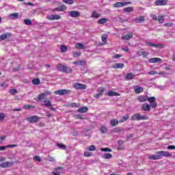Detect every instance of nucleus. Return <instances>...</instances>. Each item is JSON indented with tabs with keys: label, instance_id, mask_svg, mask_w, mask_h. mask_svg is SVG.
Returning <instances> with one entry per match:
<instances>
[{
	"label": "nucleus",
	"instance_id": "28",
	"mask_svg": "<svg viewBox=\"0 0 175 175\" xmlns=\"http://www.w3.org/2000/svg\"><path fill=\"white\" fill-rule=\"evenodd\" d=\"M123 12L124 13H132L133 12V7H127L124 8Z\"/></svg>",
	"mask_w": 175,
	"mask_h": 175
},
{
	"label": "nucleus",
	"instance_id": "15",
	"mask_svg": "<svg viewBox=\"0 0 175 175\" xmlns=\"http://www.w3.org/2000/svg\"><path fill=\"white\" fill-rule=\"evenodd\" d=\"M69 16L70 17H74L75 18H77V17H80V12H79V11L73 10L70 12Z\"/></svg>",
	"mask_w": 175,
	"mask_h": 175
},
{
	"label": "nucleus",
	"instance_id": "42",
	"mask_svg": "<svg viewBox=\"0 0 175 175\" xmlns=\"http://www.w3.org/2000/svg\"><path fill=\"white\" fill-rule=\"evenodd\" d=\"M63 2L67 5H73L75 3L73 0H63Z\"/></svg>",
	"mask_w": 175,
	"mask_h": 175
},
{
	"label": "nucleus",
	"instance_id": "37",
	"mask_svg": "<svg viewBox=\"0 0 175 175\" xmlns=\"http://www.w3.org/2000/svg\"><path fill=\"white\" fill-rule=\"evenodd\" d=\"M32 83L35 85H39V84H40V79H39L38 78H36L32 80Z\"/></svg>",
	"mask_w": 175,
	"mask_h": 175
},
{
	"label": "nucleus",
	"instance_id": "46",
	"mask_svg": "<svg viewBox=\"0 0 175 175\" xmlns=\"http://www.w3.org/2000/svg\"><path fill=\"white\" fill-rule=\"evenodd\" d=\"M72 55H73V57L77 58V57H80V55H81V52H74Z\"/></svg>",
	"mask_w": 175,
	"mask_h": 175
},
{
	"label": "nucleus",
	"instance_id": "23",
	"mask_svg": "<svg viewBox=\"0 0 175 175\" xmlns=\"http://www.w3.org/2000/svg\"><path fill=\"white\" fill-rule=\"evenodd\" d=\"M78 113H87L88 111V107H83L77 109Z\"/></svg>",
	"mask_w": 175,
	"mask_h": 175
},
{
	"label": "nucleus",
	"instance_id": "26",
	"mask_svg": "<svg viewBox=\"0 0 175 175\" xmlns=\"http://www.w3.org/2000/svg\"><path fill=\"white\" fill-rule=\"evenodd\" d=\"M107 96H120V94L113 91H109L107 92Z\"/></svg>",
	"mask_w": 175,
	"mask_h": 175
},
{
	"label": "nucleus",
	"instance_id": "18",
	"mask_svg": "<svg viewBox=\"0 0 175 175\" xmlns=\"http://www.w3.org/2000/svg\"><path fill=\"white\" fill-rule=\"evenodd\" d=\"M113 69H122L124 68V64L122 63H116L112 66Z\"/></svg>",
	"mask_w": 175,
	"mask_h": 175
},
{
	"label": "nucleus",
	"instance_id": "24",
	"mask_svg": "<svg viewBox=\"0 0 175 175\" xmlns=\"http://www.w3.org/2000/svg\"><path fill=\"white\" fill-rule=\"evenodd\" d=\"M10 18L12 20H17L18 18V13H12L9 15Z\"/></svg>",
	"mask_w": 175,
	"mask_h": 175
},
{
	"label": "nucleus",
	"instance_id": "31",
	"mask_svg": "<svg viewBox=\"0 0 175 175\" xmlns=\"http://www.w3.org/2000/svg\"><path fill=\"white\" fill-rule=\"evenodd\" d=\"M106 23H107V19L106 18H101L97 21L98 24H106Z\"/></svg>",
	"mask_w": 175,
	"mask_h": 175
},
{
	"label": "nucleus",
	"instance_id": "61",
	"mask_svg": "<svg viewBox=\"0 0 175 175\" xmlns=\"http://www.w3.org/2000/svg\"><path fill=\"white\" fill-rule=\"evenodd\" d=\"M8 148V146H0V151H3Z\"/></svg>",
	"mask_w": 175,
	"mask_h": 175
},
{
	"label": "nucleus",
	"instance_id": "43",
	"mask_svg": "<svg viewBox=\"0 0 175 175\" xmlns=\"http://www.w3.org/2000/svg\"><path fill=\"white\" fill-rule=\"evenodd\" d=\"M100 132L103 133H107V127L104 126H101Z\"/></svg>",
	"mask_w": 175,
	"mask_h": 175
},
{
	"label": "nucleus",
	"instance_id": "52",
	"mask_svg": "<svg viewBox=\"0 0 175 175\" xmlns=\"http://www.w3.org/2000/svg\"><path fill=\"white\" fill-rule=\"evenodd\" d=\"M141 53L144 58H146L148 55V52L146 51L142 52Z\"/></svg>",
	"mask_w": 175,
	"mask_h": 175
},
{
	"label": "nucleus",
	"instance_id": "6",
	"mask_svg": "<svg viewBox=\"0 0 175 175\" xmlns=\"http://www.w3.org/2000/svg\"><path fill=\"white\" fill-rule=\"evenodd\" d=\"M147 100L149 102V103H150V106L153 109H155V107H157V106H158V103H157V102L155 101V100H157V98H155V97H154V96L148 97V96Z\"/></svg>",
	"mask_w": 175,
	"mask_h": 175
},
{
	"label": "nucleus",
	"instance_id": "57",
	"mask_svg": "<svg viewBox=\"0 0 175 175\" xmlns=\"http://www.w3.org/2000/svg\"><path fill=\"white\" fill-rule=\"evenodd\" d=\"M0 87L6 88V87H8V83H0Z\"/></svg>",
	"mask_w": 175,
	"mask_h": 175
},
{
	"label": "nucleus",
	"instance_id": "50",
	"mask_svg": "<svg viewBox=\"0 0 175 175\" xmlns=\"http://www.w3.org/2000/svg\"><path fill=\"white\" fill-rule=\"evenodd\" d=\"M147 75H150L151 76H152L154 75H158V72H157L155 70H152V71L147 72Z\"/></svg>",
	"mask_w": 175,
	"mask_h": 175
},
{
	"label": "nucleus",
	"instance_id": "16",
	"mask_svg": "<svg viewBox=\"0 0 175 175\" xmlns=\"http://www.w3.org/2000/svg\"><path fill=\"white\" fill-rule=\"evenodd\" d=\"M13 165L12 162L10 161H5L3 162L0 164V167H3V168H6V167H10V165Z\"/></svg>",
	"mask_w": 175,
	"mask_h": 175
},
{
	"label": "nucleus",
	"instance_id": "20",
	"mask_svg": "<svg viewBox=\"0 0 175 175\" xmlns=\"http://www.w3.org/2000/svg\"><path fill=\"white\" fill-rule=\"evenodd\" d=\"M133 38V34L132 33H128L122 37V40H129Z\"/></svg>",
	"mask_w": 175,
	"mask_h": 175
},
{
	"label": "nucleus",
	"instance_id": "41",
	"mask_svg": "<svg viewBox=\"0 0 175 175\" xmlns=\"http://www.w3.org/2000/svg\"><path fill=\"white\" fill-rule=\"evenodd\" d=\"M57 146L59 147L61 150H66V146L64 144L57 143Z\"/></svg>",
	"mask_w": 175,
	"mask_h": 175
},
{
	"label": "nucleus",
	"instance_id": "14",
	"mask_svg": "<svg viewBox=\"0 0 175 175\" xmlns=\"http://www.w3.org/2000/svg\"><path fill=\"white\" fill-rule=\"evenodd\" d=\"M47 20L54 21V20H59L61 18V16L57 14L49 15L46 16Z\"/></svg>",
	"mask_w": 175,
	"mask_h": 175
},
{
	"label": "nucleus",
	"instance_id": "64",
	"mask_svg": "<svg viewBox=\"0 0 175 175\" xmlns=\"http://www.w3.org/2000/svg\"><path fill=\"white\" fill-rule=\"evenodd\" d=\"M152 18H153V20H158V17L155 14L152 15Z\"/></svg>",
	"mask_w": 175,
	"mask_h": 175
},
{
	"label": "nucleus",
	"instance_id": "22",
	"mask_svg": "<svg viewBox=\"0 0 175 175\" xmlns=\"http://www.w3.org/2000/svg\"><path fill=\"white\" fill-rule=\"evenodd\" d=\"M126 80H132L135 79V74L132 72L127 73L125 77Z\"/></svg>",
	"mask_w": 175,
	"mask_h": 175
},
{
	"label": "nucleus",
	"instance_id": "30",
	"mask_svg": "<svg viewBox=\"0 0 175 175\" xmlns=\"http://www.w3.org/2000/svg\"><path fill=\"white\" fill-rule=\"evenodd\" d=\"M148 96H139L138 97L139 102H146L147 101Z\"/></svg>",
	"mask_w": 175,
	"mask_h": 175
},
{
	"label": "nucleus",
	"instance_id": "55",
	"mask_svg": "<svg viewBox=\"0 0 175 175\" xmlns=\"http://www.w3.org/2000/svg\"><path fill=\"white\" fill-rule=\"evenodd\" d=\"M78 118H79L80 120H85L87 117L84 115H78Z\"/></svg>",
	"mask_w": 175,
	"mask_h": 175
},
{
	"label": "nucleus",
	"instance_id": "63",
	"mask_svg": "<svg viewBox=\"0 0 175 175\" xmlns=\"http://www.w3.org/2000/svg\"><path fill=\"white\" fill-rule=\"evenodd\" d=\"M3 161H6V158L0 156V162H3Z\"/></svg>",
	"mask_w": 175,
	"mask_h": 175
},
{
	"label": "nucleus",
	"instance_id": "1",
	"mask_svg": "<svg viewBox=\"0 0 175 175\" xmlns=\"http://www.w3.org/2000/svg\"><path fill=\"white\" fill-rule=\"evenodd\" d=\"M48 95H51V92L46 91L38 96V102H40V100H43L44 104H42V106H45L46 107H51L53 106V103H51V101L47 100V98H46L48 96Z\"/></svg>",
	"mask_w": 175,
	"mask_h": 175
},
{
	"label": "nucleus",
	"instance_id": "45",
	"mask_svg": "<svg viewBox=\"0 0 175 175\" xmlns=\"http://www.w3.org/2000/svg\"><path fill=\"white\" fill-rule=\"evenodd\" d=\"M32 108H33V105H25L23 106V109H25V110H28V109H32Z\"/></svg>",
	"mask_w": 175,
	"mask_h": 175
},
{
	"label": "nucleus",
	"instance_id": "39",
	"mask_svg": "<svg viewBox=\"0 0 175 175\" xmlns=\"http://www.w3.org/2000/svg\"><path fill=\"white\" fill-rule=\"evenodd\" d=\"M128 120H129V116H128V115H126L125 116H123L121 120H119V122H125V121H128Z\"/></svg>",
	"mask_w": 175,
	"mask_h": 175
},
{
	"label": "nucleus",
	"instance_id": "38",
	"mask_svg": "<svg viewBox=\"0 0 175 175\" xmlns=\"http://www.w3.org/2000/svg\"><path fill=\"white\" fill-rule=\"evenodd\" d=\"M88 151H95L96 150V146L95 145L89 146L87 148Z\"/></svg>",
	"mask_w": 175,
	"mask_h": 175
},
{
	"label": "nucleus",
	"instance_id": "5",
	"mask_svg": "<svg viewBox=\"0 0 175 175\" xmlns=\"http://www.w3.org/2000/svg\"><path fill=\"white\" fill-rule=\"evenodd\" d=\"M40 120V117L38 116H33L27 118V121H28V122H30V124H35L38 122Z\"/></svg>",
	"mask_w": 175,
	"mask_h": 175
},
{
	"label": "nucleus",
	"instance_id": "11",
	"mask_svg": "<svg viewBox=\"0 0 175 175\" xmlns=\"http://www.w3.org/2000/svg\"><path fill=\"white\" fill-rule=\"evenodd\" d=\"M155 6H166L167 0H157L154 2Z\"/></svg>",
	"mask_w": 175,
	"mask_h": 175
},
{
	"label": "nucleus",
	"instance_id": "58",
	"mask_svg": "<svg viewBox=\"0 0 175 175\" xmlns=\"http://www.w3.org/2000/svg\"><path fill=\"white\" fill-rule=\"evenodd\" d=\"M14 147H17L16 144H12V145H8L7 148H13Z\"/></svg>",
	"mask_w": 175,
	"mask_h": 175
},
{
	"label": "nucleus",
	"instance_id": "33",
	"mask_svg": "<svg viewBox=\"0 0 175 175\" xmlns=\"http://www.w3.org/2000/svg\"><path fill=\"white\" fill-rule=\"evenodd\" d=\"M110 124L111 126H116L118 125V120L117 119H113L110 120Z\"/></svg>",
	"mask_w": 175,
	"mask_h": 175
},
{
	"label": "nucleus",
	"instance_id": "34",
	"mask_svg": "<svg viewBox=\"0 0 175 175\" xmlns=\"http://www.w3.org/2000/svg\"><path fill=\"white\" fill-rule=\"evenodd\" d=\"M92 17L93 18H99V17H100V14L96 12V11H93L92 14Z\"/></svg>",
	"mask_w": 175,
	"mask_h": 175
},
{
	"label": "nucleus",
	"instance_id": "56",
	"mask_svg": "<svg viewBox=\"0 0 175 175\" xmlns=\"http://www.w3.org/2000/svg\"><path fill=\"white\" fill-rule=\"evenodd\" d=\"M167 150H175V146L173 145H170L167 146Z\"/></svg>",
	"mask_w": 175,
	"mask_h": 175
},
{
	"label": "nucleus",
	"instance_id": "40",
	"mask_svg": "<svg viewBox=\"0 0 175 175\" xmlns=\"http://www.w3.org/2000/svg\"><path fill=\"white\" fill-rule=\"evenodd\" d=\"M60 51L62 53H66L68 51V47L65 45H62L60 47Z\"/></svg>",
	"mask_w": 175,
	"mask_h": 175
},
{
	"label": "nucleus",
	"instance_id": "3",
	"mask_svg": "<svg viewBox=\"0 0 175 175\" xmlns=\"http://www.w3.org/2000/svg\"><path fill=\"white\" fill-rule=\"evenodd\" d=\"M57 68L59 72H64V73H72L73 72L72 68L62 64H59Z\"/></svg>",
	"mask_w": 175,
	"mask_h": 175
},
{
	"label": "nucleus",
	"instance_id": "2",
	"mask_svg": "<svg viewBox=\"0 0 175 175\" xmlns=\"http://www.w3.org/2000/svg\"><path fill=\"white\" fill-rule=\"evenodd\" d=\"M172 155V153L168 151H158L157 152V154H151L148 157V159H152V161H158L159 159H162L163 157H170Z\"/></svg>",
	"mask_w": 175,
	"mask_h": 175
},
{
	"label": "nucleus",
	"instance_id": "47",
	"mask_svg": "<svg viewBox=\"0 0 175 175\" xmlns=\"http://www.w3.org/2000/svg\"><path fill=\"white\" fill-rule=\"evenodd\" d=\"M25 24L26 25H31V24H32V21L30 19H25Z\"/></svg>",
	"mask_w": 175,
	"mask_h": 175
},
{
	"label": "nucleus",
	"instance_id": "48",
	"mask_svg": "<svg viewBox=\"0 0 175 175\" xmlns=\"http://www.w3.org/2000/svg\"><path fill=\"white\" fill-rule=\"evenodd\" d=\"M10 93L11 95H16V94H17V90L16 89H11L10 90Z\"/></svg>",
	"mask_w": 175,
	"mask_h": 175
},
{
	"label": "nucleus",
	"instance_id": "29",
	"mask_svg": "<svg viewBox=\"0 0 175 175\" xmlns=\"http://www.w3.org/2000/svg\"><path fill=\"white\" fill-rule=\"evenodd\" d=\"M75 47H76V49H78L79 50H84V49H85V47L84 46V44H83L81 43H77L75 44Z\"/></svg>",
	"mask_w": 175,
	"mask_h": 175
},
{
	"label": "nucleus",
	"instance_id": "59",
	"mask_svg": "<svg viewBox=\"0 0 175 175\" xmlns=\"http://www.w3.org/2000/svg\"><path fill=\"white\" fill-rule=\"evenodd\" d=\"M84 157H91V153L90 152H84Z\"/></svg>",
	"mask_w": 175,
	"mask_h": 175
},
{
	"label": "nucleus",
	"instance_id": "51",
	"mask_svg": "<svg viewBox=\"0 0 175 175\" xmlns=\"http://www.w3.org/2000/svg\"><path fill=\"white\" fill-rule=\"evenodd\" d=\"M33 161H38V162H40V161H42V159H40V157L35 156L33 157Z\"/></svg>",
	"mask_w": 175,
	"mask_h": 175
},
{
	"label": "nucleus",
	"instance_id": "53",
	"mask_svg": "<svg viewBox=\"0 0 175 175\" xmlns=\"http://www.w3.org/2000/svg\"><path fill=\"white\" fill-rule=\"evenodd\" d=\"M5 119V113H0V121H2Z\"/></svg>",
	"mask_w": 175,
	"mask_h": 175
},
{
	"label": "nucleus",
	"instance_id": "25",
	"mask_svg": "<svg viewBox=\"0 0 175 175\" xmlns=\"http://www.w3.org/2000/svg\"><path fill=\"white\" fill-rule=\"evenodd\" d=\"M135 23L138 24H142V23H144V16H139L135 19Z\"/></svg>",
	"mask_w": 175,
	"mask_h": 175
},
{
	"label": "nucleus",
	"instance_id": "17",
	"mask_svg": "<svg viewBox=\"0 0 175 175\" xmlns=\"http://www.w3.org/2000/svg\"><path fill=\"white\" fill-rule=\"evenodd\" d=\"M142 110H144V111H150L151 109V105L147 103H144L142 105Z\"/></svg>",
	"mask_w": 175,
	"mask_h": 175
},
{
	"label": "nucleus",
	"instance_id": "62",
	"mask_svg": "<svg viewBox=\"0 0 175 175\" xmlns=\"http://www.w3.org/2000/svg\"><path fill=\"white\" fill-rule=\"evenodd\" d=\"M157 75H169V73L165 72H157Z\"/></svg>",
	"mask_w": 175,
	"mask_h": 175
},
{
	"label": "nucleus",
	"instance_id": "9",
	"mask_svg": "<svg viewBox=\"0 0 175 175\" xmlns=\"http://www.w3.org/2000/svg\"><path fill=\"white\" fill-rule=\"evenodd\" d=\"M70 90H65V89H62V90H57V91H55V95H66L68 94H70Z\"/></svg>",
	"mask_w": 175,
	"mask_h": 175
},
{
	"label": "nucleus",
	"instance_id": "8",
	"mask_svg": "<svg viewBox=\"0 0 175 175\" xmlns=\"http://www.w3.org/2000/svg\"><path fill=\"white\" fill-rule=\"evenodd\" d=\"M73 88H75V90H86L87 85L80 83H73Z\"/></svg>",
	"mask_w": 175,
	"mask_h": 175
},
{
	"label": "nucleus",
	"instance_id": "60",
	"mask_svg": "<svg viewBox=\"0 0 175 175\" xmlns=\"http://www.w3.org/2000/svg\"><path fill=\"white\" fill-rule=\"evenodd\" d=\"M113 58H114L115 59H117L118 58H121V55L117 54V55L113 56Z\"/></svg>",
	"mask_w": 175,
	"mask_h": 175
},
{
	"label": "nucleus",
	"instance_id": "12",
	"mask_svg": "<svg viewBox=\"0 0 175 175\" xmlns=\"http://www.w3.org/2000/svg\"><path fill=\"white\" fill-rule=\"evenodd\" d=\"M62 170H64V167H57V168H55V170L52 172L53 175H61V173H62Z\"/></svg>",
	"mask_w": 175,
	"mask_h": 175
},
{
	"label": "nucleus",
	"instance_id": "7",
	"mask_svg": "<svg viewBox=\"0 0 175 175\" xmlns=\"http://www.w3.org/2000/svg\"><path fill=\"white\" fill-rule=\"evenodd\" d=\"M146 46H148L149 47H154L155 49H163L165 47V45L163 44H154L151 42H146Z\"/></svg>",
	"mask_w": 175,
	"mask_h": 175
},
{
	"label": "nucleus",
	"instance_id": "35",
	"mask_svg": "<svg viewBox=\"0 0 175 175\" xmlns=\"http://www.w3.org/2000/svg\"><path fill=\"white\" fill-rule=\"evenodd\" d=\"M113 8H124L123 2H117L113 4Z\"/></svg>",
	"mask_w": 175,
	"mask_h": 175
},
{
	"label": "nucleus",
	"instance_id": "36",
	"mask_svg": "<svg viewBox=\"0 0 175 175\" xmlns=\"http://www.w3.org/2000/svg\"><path fill=\"white\" fill-rule=\"evenodd\" d=\"M103 158H104V159H111V158H113V154L110 153H106L103 154Z\"/></svg>",
	"mask_w": 175,
	"mask_h": 175
},
{
	"label": "nucleus",
	"instance_id": "4",
	"mask_svg": "<svg viewBox=\"0 0 175 175\" xmlns=\"http://www.w3.org/2000/svg\"><path fill=\"white\" fill-rule=\"evenodd\" d=\"M148 120V116L146 115H142L141 113H136L131 117L132 121H140Z\"/></svg>",
	"mask_w": 175,
	"mask_h": 175
},
{
	"label": "nucleus",
	"instance_id": "27",
	"mask_svg": "<svg viewBox=\"0 0 175 175\" xmlns=\"http://www.w3.org/2000/svg\"><path fill=\"white\" fill-rule=\"evenodd\" d=\"M55 10H57V12H64V11L66 10V6L60 5L59 7L55 8Z\"/></svg>",
	"mask_w": 175,
	"mask_h": 175
},
{
	"label": "nucleus",
	"instance_id": "10",
	"mask_svg": "<svg viewBox=\"0 0 175 175\" xmlns=\"http://www.w3.org/2000/svg\"><path fill=\"white\" fill-rule=\"evenodd\" d=\"M148 62L150 64H157V63L162 64L163 61L159 57H153V58L149 59Z\"/></svg>",
	"mask_w": 175,
	"mask_h": 175
},
{
	"label": "nucleus",
	"instance_id": "32",
	"mask_svg": "<svg viewBox=\"0 0 175 175\" xmlns=\"http://www.w3.org/2000/svg\"><path fill=\"white\" fill-rule=\"evenodd\" d=\"M157 20L160 24H162L165 21V15H159Z\"/></svg>",
	"mask_w": 175,
	"mask_h": 175
},
{
	"label": "nucleus",
	"instance_id": "19",
	"mask_svg": "<svg viewBox=\"0 0 175 175\" xmlns=\"http://www.w3.org/2000/svg\"><path fill=\"white\" fill-rule=\"evenodd\" d=\"M134 91L136 94H142V92H143V88L139 85H135L134 86Z\"/></svg>",
	"mask_w": 175,
	"mask_h": 175
},
{
	"label": "nucleus",
	"instance_id": "44",
	"mask_svg": "<svg viewBox=\"0 0 175 175\" xmlns=\"http://www.w3.org/2000/svg\"><path fill=\"white\" fill-rule=\"evenodd\" d=\"M100 151H103V152H111L112 150H111V149H110L109 148H102L100 149Z\"/></svg>",
	"mask_w": 175,
	"mask_h": 175
},
{
	"label": "nucleus",
	"instance_id": "13",
	"mask_svg": "<svg viewBox=\"0 0 175 175\" xmlns=\"http://www.w3.org/2000/svg\"><path fill=\"white\" fill-rule=\"evenodd\" d=\"M98 93L94 96V98H96V99H98V98L103 95V92H105V88H102V87L98 88Z\"/></svg>",
	"mask_w": 175,
	"mask_h": 175
},
{
	"label": "nucleus",
	"instance_id": "49",
	"mask_svg": "<svg viewBox=\"0 0 175 175\" xmlns=\"http://www.w3.org/2000/svg\"><path fill=\"white\" fill-rule=\"evenodd\" d=\"M102 40L104 43H106L107 40V36L106 34H104L101 37Z\"/></svg>",
	"mask_w": 175,
	"mask_h": 175
},
{
	"label": "nucleus",
	"instance_id": "54",
	"mask_svg": "<svg viewBox=\"0 0 175 175\" xmlns=\"http://www.w3.org/2000/svg\"><path fill=\"white\" fill-rule=\"evenodd\" d=\"M75 64L77 65H85V61H81L79 62H75Z\"/></svg>",
	"mask_w": 175,
	"mask_h": 175
},
{
	"label": "nucleus",
	"instance_id": "21",
	"mask_svg": "<svg viewBox=\"0 0 175 175\" xmlns=\"http://www.w3.org/2000/svg\"><path fill=\"white\" fill-rule=\"evenodd\" d=\"M10 33H4V34H1L0 36V41H2V40H6V39H8V38H10Z\"/></svg>",
	"mask_w": 175,
	"mask_h": 175
}]
</instances>
